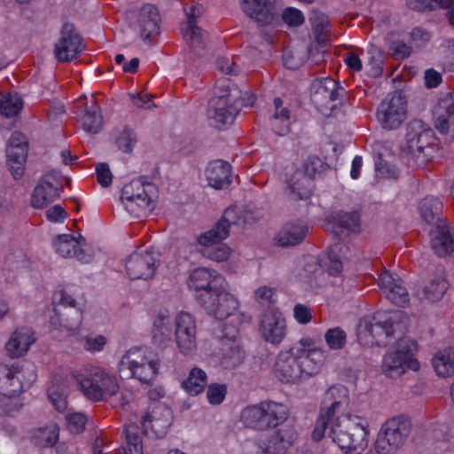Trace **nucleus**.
<instances>
[{
  "mask_svg": "<svg viewBox=\"0 0 454 454\" xmlns=\"http://www.w3.org/2000/svg\"><path fill=\"white\" fill-rule=\"evenodd\" d=\"M313 54V47H308L305 51H286L283 55L285 66L289 69H297L301 67L309 56Z\"/></svg>",
  "mask_w": 454,
  "mask_h": 454,
  "instance_id": "09e8293b",
  "label": "nucleus"
},
{
  "mask_svg": "<svg viewBox=\"0 0 454 454\" xmlns=\"http://www.w3.org/2000/svg\"><path fill=\"white\" fill-rule=\"evenodd\" d=\"M262 403L256 405H249L244 408L240 413V422L245 427L263 431Z\"/></svg>",
  "mask_w": 454,
  "mask_h": 454,
  "instance_id": "c03bdc74",
  "label": "nucleus"
},
{
  "mask_svg": "<svg viewBox=\"0 0 454 454\" xmlns=\"http://www.w3.org/2000/svg\"><path fill=\"white\" fill-rule=\"evenodd\" d=\"M195 299L207 314L218 320L227 318L239 308V301L227 291L226 283L212 292L195 294Z\"/></svg>",
  "mask_w": 454,
  "mask_h": 454,
  "instance_id": "9b49d317",
  "label": "nucleus"
},
{
  "mask_svg": "<svg viewBox=\"0 0 454 454\" xmlns=\"http://www.w3.org/2000/svg\"><path fill=\"white\" fill-rule=\"evenodd\" d=\"M59 434V428L58 425L56 423H50L35 429L32 433V440L38 447H52L57 443Z\"/></svg>",
  "mask_w": 454,
  "mask_h": 454,
  "instance_id": "79ce46f5",
  "label": "nucleus"
},
{
  "mask_svg": "<svg viewBox=\"0 0 454 454\" xmlns=\"http://www.w3.org/2000/svg\"><path fill=\"white\" fill-rule=\"evenodd\" d=\"M48 396L55 409L63 411L67 407V395L57 388L49 389Z\"/></svg>",
  "mask_w": 454,
  "mask_h": 454,
  "instance_id": "338daca9",
  "label": "nucleus"
},
{
  "mask_svg": "<svg viewBox=\"0 0 454 454\" xmlns=\"http://www.w3.org/2000/svg\"><path fill=\"white\" fill-rule=\"evenodd\" d=\"M205 176L208 185L214 189H227L232 182V167L223 160H211L205 168Z\"/></svg>",
  "mask_w": 454,
  "mask_h": 454,
  "instance_id": "393cba45",
  "label": "nucleus"
},
{
  "mask_svg": "<svg viewBox=\"0 0 454 454\" xmlns=\"http://www.w3.org/2000/svg\"><path fill=\"white\" fill-rule=\"evenodd\" d=\"M83 394L92 401H99L104 394L114 395L119 390L116 378L99 367L89 370L79 380Z\"/></svg>",
  "mask_w": 454,
  "mask_h": 454,
  "instance_id": "ddd939ff",
  "label": "nucleus"
},
{
  "mask_svg": "<svg viewBox=\"0 0 454 454\" xmlns=\"http://www.w3.org/2000/svg\"><path fill=\"white\" fill-rule=\"evenodd\" d=\"M233 209H226L223 217L214 225V227L198 237V242L201 246L215 245L220 243L229 236L231 227V217Z\"/></svg>",
  "mask_w": 454,
  "mask_h": 454,
  "instance_id": "473e14b6",
  "label": "nucleus"
},
{
  "mask_svg": "<svg viewBox=\"0 0 454 454\" xmlns=\"http://www.w3.org/2000/svg\"><path fill=\"white\" fill-rule=\"evenodd\" d=\"M442 202L437 197H426L419 203L420 218L427 224L437 226L440 222H446L442 218Z\"/></svg>",
  "mask_w": 454,
  "mask_h": 454,
  "instance_id": "e433bc0d",
  "label": "nucleus"
},
{
  "mask_svg": "<svg viewBox=\"0 0 454 454\" xmlns=\"http://www.w3.org/2000/svg\"><path fill=\"white\" fill-rule=\"evenodd\" d=\"M348 249V247L341 243H335L330 247L328 254L330 260L328 272L330 275L337 276L342 271V262L338 256V253H344Z\"/></svg>",
  "mask_w": 454,
  "mask_h": 454,
  "instance_id": "864d4df0",
  "label": "nucleus"
},
{
  "mask_svg": "<svg viewBox=\"0 0 454 454\" xmlns=\"http://www.w3.org/2000/svg\"><path fill=\"white\" fill-rule=\"evenodd\" d=\"M135 429L133 426L126 428L127 446L124 448L125 454H143L142 441Z\"/></svg>",
  "mask_w": 454,
  "mask_h": 454,
  "instance_id": "4d7b16f0",
  "label": "nucleus"
},
{
  "mask_svg": "<svg viewBox=\"0 0 454 454\" xmlns=\"http://www.w3.org/2000/svg\"><path fill=\"white\" fill-rule=\"evenodd\" d=\"M447 290V284L442 278H434L419 288L415 294L420 301L434 302L441 300Z\"/></svg>",
  "mask_w": 454,
  "mask_h": 454,
  "instance_id": "ea45409f",
  "label": "nucleus"
},
{
  "mask_svg": "<svg viewBox=\"0 0 454 454\" xmlns=\"http://www.w3.org/2000/svg\"><path fill=\"white\" fill-rule=\"evenodd\" d=\"M115 142L121 151L131 153L137 143L136 134L132 129L125 127L116 137Z\"/></svg>",
  "mask_w": 454,
  "mask_h": 454,
  "instance_id": "13d9d810",
  "label": "nucleus"
},
{
  "mask_svg": "<svg viewBox=\"0 0 454 454\" xmlns=\"http://www.w3.org/2000/svg\"><path fill=\"white\" fill-rule=\"evenodd\" d=\"M68 429L72 434H81L85 428L86 416L82 412H74L67 416Z\"/></svg>",
  "mask_w": 454,
  "mask_h": 454,
  "instance_id": "0e129e2a",
  "label": "nucleus"
},
{
  "mask_svg": "<svg viewBox=\"0 0 454 454\" xmlns=\"http://www.w3.org/2000/svg\"><path fill=\"white\" fill-rule=\"evenodd\" d=\"M19 395H0V414L15 416L23 407L18 398Z\"/></svg>",
  "mask_w": 454,
  "mask_h": 454,
  "instance_id": "603ef678",
  "label": "nucleus"
},
{
  "mask_svg": "<svg viewBox=\"0 0 454 454\" xmlns=\"http://www.w3.org/2000/svg\"><path fill=\"white\" fill-rule=\"evenodd\" d=\"M205 32L194 22H190L188 31L185 36L189 38L190 46L197 55H203L202 51L205 48L204 42Z\"/></svg>",
  "mask_w": 454,
  "mask_h": 454,
  "instance_id": "3c124183",
  "label": "nucleus"
},
{
  "mask_svg": "<svg viewBox=\"0 0 454 454\" xmlns=\"http://www.w3.org/2000/svg\"><path fill=\"white\" fill-rule=\"evenodd\" d=\"M22 99L18 94L0 98V114L5 117L16 116L22 108Z\"/></svg>",
  "mask_w": 454,
  "mask_h": 454,
  "instance_id": "8fccbe9b",
  "label": "nucleus"
},
{
  "mask_svg": "<svg viewBox=\"0 0 454 454\" xmlns=\"http://www.w3.org/2000/svg\"><path fill=\"white\" fill-rule=\"evenodd\" d=\"M91 103V106H85L82 125V129L86 132L90 134H97L103 128V116L99 107L96 106L93 98Z\"/></svg>",
  "mask_w": 454,
  "mask_h": 454,
  "instance_id": "37998d69",
  "label": "nucleus"
},
{
  "mask_svg": "<svg viewBox=\"0 0 454 454\" xmlns=\"http://www.w3.org/2000/svg\"><path fill=\"white\" fill-rule=\"evenodd\" d=\"M308 230L301 222L287 223L278 235L277 242L280 247L295 246L304 239Z\"/></svg>",
  "mask_w": 454,
  "mask_h": 454,
  "instance_id": "4c0bfd02",
  "label": "nucleus"
},
{
  "mask_svg": "<svg viewBox=\"0 0 454 454\" xmlns=\"http://www.w3.org/2000/svg\"><path fill=\"white\" fill-rule=\"evenodd\" d=\"M239 5L247 16L261 26L271 24L278 13L275 0H239Z\"/></svg>",
  "mask_w": 454,
  "mask_h": 454,
  "instance_id": "4be33fe9",
  "label": "nucleus"
},
{
  "mask_svg": "<svg viewBox=\"0 0 454 454\" xmlns=\"http://www.w3.org/2000/svg\"><path fill=\"white\" fill-rule=\"evenodd\" d=\"M282 20L289 27H299L304 23L305 18L300 10L287 7L282 13Z\"/></svg>",
  "mask_w": 454,
  "mask_h": 454,
  "instance_id": "69168bd1",
  "label": "nucleus"
},
{
  "mask_svg": "<svg viewBox=\"0 0 454 454\" xmlns=\"http://www.w3.org/2000/svg\"><path fill=\"white\" fill-rule=\"evenodd\" d=\"M27 152L28 140L27 137L20 132H13L6 150V164L14 179H20L24 174Z\"/></svg>",
  "mask_w": 454,
  "mask_h": 454,
  "instance_id": "6ab92c4d",
  "label": "nucleus"
},
{
  "mask_svg": "<svg viewBox=\"0 0 454 454\" xmlns=\"http://www.w3.org/2000/svg\"><path fill=\"white\" fill-rule=\"evenodd\" d=\"M173 322L168 313L160 312L155 317L152 328L153 343L159 348H166L172 340Z\"/></svg>",
  "mask_w": 454,
  "mask_h": 454,
  "instance_id": "c9c22d12",
  "label": "nucleus"
},
{
  "mask_svg": "<svg viewBox=\"0 0 454 454\" xmlns=\"http://www.w3.org/2000/svg\"><path fill=\"white\" fill-rule=\"evenodd\" d=\"M407 99L401 90L388 93L377 110V119L384 129L392 130L400 127L406 119Z\"/></svg>",
  "mask_w": 454,
  "mask_h": 454,
  "instance_id": "4468645a",
  "label": "nucleus"
},
{
  "mask_svg": "<svg viewBox=\"0 0 454 454\" xmlns=\"http://www.w3.org/2000/svg\"><path fill=\"white\" fill-rule=\"evenodd\" d=\"M260 332L262 338L272 344H279L286 336V321L277 309L265 311L261 318Z\"/></svg>",
  "mask_w": 454,
  "mask_h": 454,
  "instance_id": "5701e85b",
  "label": "nucleus"
},
{
  "mask_svg": "<svg viewBox=\"0 0 454 454\" xmlns=\"http://www.w3.org/2000/svg\"><path fill=\"white\" fill-rule=\"evenodd\" d=\"M223 284H225V279L222 275L206 268L195 269L188 280L189 288L194 290L196 294L212 292Z\"/></svg>",
  "mask_w": 454,
  "mask_h": 454,
  "instance_id": "b1692460",
  "label": "nucleus"
},
{
  "mask_svg": "<svg viewBox=\"0 0 454 454\" xmlns=\"http://www.w3.org/2000/svg\"><path fill=\"white\" fill-rule=\"evenodd\" d=\"M175 341L180 353L192 355L197 350V326L195 318L187 312H180L175 321Z\"/></svg>",
  "mask_w": 454,
  "mask_h": 454,
  "instance_id": "a211bd4d",
  "label": "nucleus"
},
{
  "mask_svg": "<svg viewBox=\"0 0 454 454\" xmlns=\"http://www.w3.org/2000/svg\"><path fill=\"white\" fill-rule=\"evenodd\" d=\"M409 8L414 11L425 12L436 8L449 9L447 17L450 24H454V0H407Z\"/></svg>",
  "mask_w": 454,
  "mask_h": 454,
  "instance_id": "a19ab883",
  "label": "nucleus"
},
{
  "mask_svg": "<svg viewBox=\"0 0 454 454\" xmlns=\"http://www.w3.org/2000/svg\"><path fill=\"white\" fill-rule=\"evenodd\" d=\"M434 130L420 120L411 121L406 128L402 153L418 167H425L433 157Z\"/></svg>",
  "mask_w": 454,
  "mask_h": 454,
  "instance_id": "20e7f679",
  "label": "nucleus"
},
{
  "mask_svg": "<svg viewBox=\"0 0 454 454\" xmlns=\"http://www.w3.org/2000/svg\"><path fill=\"white\" fill-rule=\"evenodd\" d=\"M245 353L235 340H223L221 364L225 369H234L244 360Z\"/></svg>",
  "mask_w": 454,
  "mask_h": 454,
  "instance_id": "58836bf2",
  "label": "nucleus"
},
{
  "mask_svg": "<svg viewBox=\"0 0 454 454\" xmlns=\"http://www.w3.org/2000/svg\"><path fill=\"white\" fill-rule=\"evenodd\" d=\"M309 179L303 176L301 180L293 182L288 185V196L292 200H307L310 196V190L309 188Z\"/></svg>",
  "mask_w": 454,
  "mask_h": 454,
  "instance_id": "5fc2aeb1",
  "label": "nucleus"
},
{
  "mask_svg": "<svg viewBox=\"0 0 454 454\" xmlns=\"http://www.w3.org/2000/svg\"><path fill=\"white\" fill-rule=\"evenodd\" d=\"M51 178L54 179V176L46 175L35 187L31 195V205L33 207L43 208L60 197L62 186L55 184L51 181Z\"/></svg>",
  "mask_w": 454,
  "mask_h": 454,
  "instance_id": "cd10ccee",
  "label": "nucleus"
},
{
  "mask_svg": "<svg viewBox=\"0 0 454 454\" xmlns=\"http://www.w3.org/2000/svg\"><path fill=\"white\" fill-rule=\"evenodd\" d=\"M368 423L349 413L337 415L328 433L329 437L346 454H360L368 444Z\"/></svg>",
  "mask_w": 454,
  "mask_h": 454,
  "instance_id": "f03ea898",
  "label": "nucleus"
},
{
  "mask_svg": "<svg viewBox=\"0 0 454 454\" xmlns=\"http://www.w3.org/2000/svg\"><path fill=\"white\" fill-rule=\"evenodd\" d=\"M140 36L145 43H151V37L160 32V16L157 7L153 4H145L138 13Z\"/></svg>",
  "mask_w": 454,
  "mask_h": 454,
  "instance_id": "c85d7f7f",
  "label": "nucleus"
},
{
  "mask_svg": "<svg viewBox=\"0 0 454 454\" xmlns=\"http://www.w3.org/2000/svg\"><path fill=\"white\" fill-rule=\"evenodd\" d=\"M415 348V341L406 337L400 338L396 342L395 350L387 352L383 357V373L389 378H397L408 369L417 371L419 364L413 358Z\"/></svg>",
  "mask_w": 454,
  "mask_h": 454,
  "instance_id": "6e6552de",
  "label": "nucleus"
},
{
  "mask_svg": "<svg viewBox=\"0 0 454 454\" xmlns=\"http://www.w3.org/2000/svg\"><path fill=\"white\" fill-rule=\"evenodd\" d=\"M393 333V321L390 318L380 319L374 317L360 322L357 339L364 345L387 346Z\"/></svg>",
  "mask_w": 454,
  "mask_h": 454,
  "instance_id": "dca6fc26",
  "label": "nucleus"
},
{
  "mask_svg": "<svg viewBox=\"0 0 454 454\" xmlns=\"http://www.w3.org/2000/svg\"><path fill=\"white\" fill-rule=\"evenodd\" d=\"M160 254L153 250L135 252L126 261V271L130 279H150L157 269Z\"/></svg>",
  "mask_w": 454,
  "mask_h": 454,
  "instance_id": "aec40b11",
  "label": "nucleus"
},
{
  "mask_svg": "<svg viewBox=\"0 0 454 454\" xmlns=\"http://www.w3.org/2000/svg\"><path fill=\"white\" fill-rule=\"evenodd\" d=\"M68 288L56 292L53 295L54 314L50 318L51 326L56 338L75 335L82 324V309Z\"/></svg>",
  "mask_w": 454,
  "mask_h": 454,
  "instance_id": "7ed1b4c3",
  "label": "nucleus"
},
{
  "mask_svg": "<svg viewBox=\"0 0 454 454\" xmlns=\"http://www.w3.org/2000/svg\"><path fill=\"white\" fill-rule=\"evenodd\" d=\"M432 364L436 373L442 377L454 374V347H450L441 356L433 358Z\"/></svg>",
  "mask_w": 454,
  "mask_h": 454,
  "instance_id": "49530a36",
  "label": "nucleus"
},
{
  "mask_svg": "<svg viewBox=\"0 0 454 454\" xmlns=\"http://www.w3.org/2000/svg\"><path fill=\"white\" fill-rule=\"evenodd\" d=\"M431 248L439 257H444L454 251V239L446 222L439 224L430 231Z\"/></svg>",
  "mask_w": 454,
  "mask_h": 454,
  "instance_id": "2f4dec72",
  "label": "nucleus"
},
{
  "mask_svg": "<svg viewBox=\"0 0 454 454\" xmlns=\"http://www.w3.org/2000/svg\"><path fill=\"white\" fill-rule=\"evenodd\" d=\"M187 393L192 395L200 394L207 386V373L200 368L191 370L188 378L182 383Z\"/></svg>",
  "mask_w": 454,
  "mask_h": 454,
  "instance_id": "a18cd8bd",
  "label": "nucleus"
},
{
  "mask_svg": "<svg viewBox=\"0 0 454 454\" xmlns=\"http://www.w3.org/2000/svg\"><path fill=\"white\" fill-rule=\"evenodd\" d=\"M36 379L32 364L21 366L0 365V395H20L30 387Z\"/></svg>",
  "mask_w": 454,
  "mask_h": 454,
  "instance_id": "f8f14e48",
  "label": "nucleus"
},
{
  "mask_svg": "<svg viewBox=\"0 0 454 454\" xmlns=\"http://www.w3.org/2000/svg\"><path fill=\"white\" fill-rule=\"evenodd\" d=\"M411 419L399 415L387 419L381 427L375 442L377 454H394L400 450L411 434Z\"/></svg>",
  "mask_w": 454,
  "mask_h": 454,
  "instance_id": "423d86ee",
  "label": "nucleus"
},
{
  "mask_svg": "<svg viewBox=\"0 0 454 454\" xmlns=\"http://www.w3.org/2000/svg\"><path fill=\"white\" fill-rule=\"evenodd\" d=\"M378 284L391 302L403 306L409 301L408 291L400 278H395L388 271H384L380 274Z\"/></svg>",
  "mask_w": 454,
  "mask_h": 454,
  "instance_id": "a878e982",
  "label": "nucleus"
},
{
  "mask_svg": "<svg viewBox=\"0 0 454 454\" xmlns=\"http://www.w3.org/2000/svg\"><path fill=\"white\" fill-rule=\"evenodd\" d=\"M96 175L98 182L101 186L108 187L112 184L113 176L107 163H98L96 167Z\"/></svg>",
  "mask_w": 454,
  "mask_h": 454,
  "instance_id": "774afa93",
  "label": "nucleus"
},
{
  "mask_svg": "<svg viewBox=\"0 0 454 454\" xmlns=\"http://www.w3.org/2000/svg\"><path fill=\"white\" fill-rule=\"evenodd\" d=\"M334 223L340 228L351 232L360 230V215L357 212H336L333 216Z\"/></svg>",
  "mask_w": 454,
  "mask_h": 454,
  "instance_id": "de8ad7c7",
  "label": "nucleus"
},
{
  "mask_svg": "<svg viewBox=\"0 0 454 454\" xmlns=\"http://www.w3.org/2000/svg\"><path fill=\"white\" fill-rule=\"evenodd\" d=\"M334 420L335 419L330 417L329 415H325V413L320 412L315 428L312 432V439L316 442L320 441L324 437L325 430L327 428H331V426Z\"/></svg>",
  "mask_w": 454,
  "mask_h": 454,
  "instance_id": "e2e57ef3",
  "label": "nucleus"
},
{
  "mask_svg": "<svg viewBox=\"0 0 454 454\" xmlns=\"http://www.w3.org/2000/svg\"><path fill=\"white\" fill-rule=\"evenodd\" d=\"M227 394L225 384L212 383L208 385L207 390V398L210 404L217 405L223 403Z\"/></svg>",
  "mask_w": 454,
  "mask_h": 454,
  "instance_id": "680f3d73",
  "label": "nucleus"
},
{
  "mask_svg": "<svg viewBox=\"0 0 454 454\" xmlns=\"http://www.w3.org/2000/svg\"><path fill=\"white\" fill-rule=\"evenodd\" d=\"M60 39L55 45V57L59 61L69 62L81 53L85 46L81 35L75 31L73 24L66 22L60 31Z\"/></svg>",
  "mask_w": 454,
  "mask_h": 454,
  "instance_id": "412c9836",
  "label": "nucleus"
},
{
  "mask_svg": "<svg viewBox=\"0 0 454 454\" xmlns=\"http://www.w3.org/2000/svg\"><path fill=\"white\" fill-rule=\"evenodd\" d=\"M121 378H136L139 381L152 384L159 372V362L148 358L145 350L138 348H130L119 363Z\"/></svg>",
  "mask_w": 454,
  "mask_h": 454,
  "instance_id": "0eeeda50",
  "label": "nucleus"
},
{
  "mask_svg": "<svg viewBox=\"0 0 454 454\" xmlns=\"http://www.w3.org/2000/svg\"><path fill=\"white\" fill-rule=\"evenodd\" d=\"M153 190L151 178L145 176L125 184L121 195L124 208L137 218L147 215L154 208L151 196Z\"/></svg>",
  "mask_w": 454,
  "mask_h": 454,
  "instance_id": "39448f33",
  "label": "nucleus"
},
{
  "mask_svg": "<svg viewBox=\"0 0 454 454\" xmlns=\"http://www.w3.org/2000/svg\"><path fill=\"white\" fill-rule=\"evenodd\" d=\"M346 333L340 327L329 329L325 334V341L332 349L342 348L346 343Z\"/></svg>",
  "mask_w": 454,
  "mask_h": 454,
  "instance_id": "bf43d9fd",
  "label": "nucleus"
},
{
  "mask_svg": "<svg viewBox=\"0 0 454 454\" xmlns=\"http://www.w3.org/2000/svg\"><path fill=\"white\" fill-rule=\"evenodd\" d=\"M297 437L294 426L285 424L267 436L255 438L254 445L257 454H286Z\"/></svg>",
  "mask_w": 454,
  "mask_h": 454,
  "instance_id": "2eb2a0df",
  "label": "nucleus"
},
{
  "mask_svg": "<svg viewBox=\"0 0 454 454\" xmlns=\"http://www.w3.org/2000/svg\"><path fill=\"white\" fill-rule=\"evenodd\" d=\"M35 340L29 328L17 329L5 345L6 351L12 357H20L27 352Z\"/></svg>",
  "mask_w": 454,
  "mask_h": 454,
  "instance_id": "f704fd0d",
  "label": "nucleus"
},
{
  "mask_svg": "<svg viewBox=\"0 0 454 454\" xmlns=\"http://www.w3.org/2000/svg\"><path fill=\"white\" fill-rule=\"evenodd\" d=\"M344 95V88L330 77L316 80L311 85L310 100L325 116L331 115L341 105Z\"/></svg>",
  "mask_w": 454,
  "mask_h": 454,
  "instance_id": "1a4fd4ad",
  "label": "nucleus"
},
{
  "mask_svg": "<svg viewBox=\"0 0 454 454\" xmlns=\"http://www.w3.org/2000/svg\"><path fill=\"white\" fill-rule=\"evenodd\" d=\"M434 127L442 134L451 129L454 132V93H447L438 100L434 109Z\"/></svg>",
  "mask_w": 454,
  "mask_h": 454,
  "instance_id": "bb28decb",
  "label": "nucleus"
},
{
  "mask_svg": "<svg viewBox=\"0 0 454 454\" xmlns=\"http://www.w3.org/2000/svg\"><path fill=\"white\" fill-rule=\"evenodd\" d=\"M56 252L63 257H74L78 261L87 263L91 261V254L84 248L79 247V241L73 235L60 234L53 241Z\"/></svg>",
  "mask_w": 454,
  "mask_h": 454,
  "instance_id": "c756f323",
  "label": "nucleus"
},
{
  "mask_svg": "<svg viewBox=\"0 0 454 454\" xmlns=\"http://www.w3.org/2000/svg\"><path fill=\"white\" fill-rule=\"evenodd\" d=\"M172 423V412L164 403L153 402L143 415L141 424L149 437H164Z\"/></svg>",
  "mask_w": 454,
  "mask_h": 454,
  "instance_id": "f3484780",
  "label": "nucleus"
},
{
  "mask_svg": "<svg viewBox=\"0 0 454 454\" xmlns=\"http://www.w3.org/2000/svg\"><path fill=\"white\" fill-rule=\"evenodd\" d=\"M324 360L325 355L320 349L304 350L292 347L278 355L275 374L282 382L296 383L318 373Z\"/></svg>",
  "mask_w": 454,
  "mask_h": 454,
  "instance_id": "f257e3e1",
  "label": "nucleus"
},
{
  "mask_svg": "<svg viewBox=\"0 0 454 454\" xmlns=\"http://www.w3.org/2000/svg\"><path fill=\"white\" fill-rule=\"evenodd\" d=\"M263 431L270 428L281 427L288 418V411L286 405L273 401L262 402Z\"/></svg>",
  "mask_w": 454,
  "mask_h": 454,
  "instance_id": "72a5a7b5",
  "label": "nucleus"
},
{
  "mask_svg": "<svg viewBox=\"0 0 454 454\" xmlns=\"http://www.w3.org/2000/svg\"><path fill=\"white\" fill-rule=\"evenodd\" d=\"M349 401L348 390L344 386H333L325 393L322 400L320 412L335 419L343 406L348 405Z\"/></svg>",
  "mask_w": 454,
  "mask_h": 454,
  "instance_id": "7c9ffc66",
  "label": "nucleus"
},
{
  "mask_svg": "<svg viewBox=\"0 0 454 454\" xmlns=\"http://www.w3.org/2000/svg\"><path fill=\"white\" fill-rule=\"evenodd\" d=\"M205 247L206 248L203 251L204 255L213 261L223 262L229 258L230 248L223 244H218L216 246L209 245Z\"/></svg>",
  "mask_w": 454,
  "mask_h": 454,
  "instance_id": "052dcab7",
  "label": "nucleus"
},
{
  "mask_svg": "<svg viewBox=\"0 0 454 454\" xmlns=\"http://www.w3.org/2000/svg\"><path fill=\"white\" fill-rule=\"evenodd\" d=\"M239 112L238 89H228L215 95L208 102L207 115L212 124L221 129L233 122Z\"/></svg>",
  "mask_w": 454,
  "mask_h": 454,
  "instance_id": "9d476101",
  "label": "nucleus"
},
{
  "mask_svg": "<svg viewBox=\"0 0 454 454\" xmlns=\"http://www.w3.org/2000/svg\"><path fill=\"white\" fill-rule=\"evenodd\" d=\"M328 168V165L315 155H309L304 162L305 175L307 176L306 177L309 178L319 177Z\"/></svg>",
  "mask_w": 454,
  "mask_h": 454,
  "instance_id": "6e6d98bb",
  "label": "nucleus"
}]
</instances>
